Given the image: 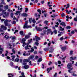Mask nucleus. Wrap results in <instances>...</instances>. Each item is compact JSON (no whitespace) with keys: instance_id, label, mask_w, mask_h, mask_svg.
Returning <instances> with one entry per match:
<instances>
[{"instance_id":"obj_52","label":"nucleus","mask_w":77,"mask_h":77,"mask_svg":"<svg viewBox=\"0 0 77 77\" xmlns=\"http://www.w3.org/2000/svg\"><path fill=\"white\" fill-rule=\"evenodd\" d=\"M72 75H73V76H77V75L74 73H73L72 74Z\"/></svg>"},{"instance_id":"obj_47","label":"nucleus","mask_w":77,"mask_h":77,"mask_svg":"<svg viewBox=\"0 0 77 77\" xmlns=\"http://www.w3.org/2000/svg\"><path fill=\"white\" fill-rule=\"evenodd\" d=\"M44 15H45V16H44L46 17V18H47V16L48 15H47V14H44Z\"/></svg>"},{"instance_id":"obj_36","label":"nucleus","mask_w":77,"mask_h":77,"mask_svg":"<svg viewBox=\"0 0 77 77\" xmlns=\"http://www.w3.org/2000/svg\"><path fill=\"white\" fill-rule=\"evenodd\" d=\"M6 53L5 54V56H8V51H6Z\"/></svg>"},{"instance_id":"obj_2","label":"nucleus","mask_w":77,"mask_h":77,"mask_svg":"<svg viewBox=\"0 0 77 77\" xmlns=\"http://www.w3.org/2000/svg\"><path fill=\"white\" fill-rule=\"evenodd\" d=\"M35 38H33V40L34 41H35V40L36 41V42H35V45H36L38 46V45H39V43L38 42L39 40H41V38L37 36H35Z\"/></svg>"},{"instance_id":"obj_25","label":"nucleus","mask_w":77,"mask_h":77,"mask_svg":"<svg viewBox=\"0 0 77 77\" xmlns=\"http://www.w3.org/2000/svg\"><path fill=\"white\" fill-rule=\"evenodd\" d=\"M27 14L26 13H23L22 14V16L23 17H27Z\"/></svg>"},{"instance_id":"obj_6","label":"nucleus","mask_w":77,"mask_h":77,"mask_svg":"<svg viewBox=\"0 0 77 77\" xmlns=\"http://www.w3.org/2000/svg\"><path fill=\"white\" fill-rule=\"evenodd\" d=\"M4 29V30H6L7 29V28L5 26L2 25L1 26V29H0V32H2V29Z\"/></svg>"},{"instance_id":"obj_42","label":"nucleus","mask_w":77,"mask_h":77,"mask_svg":"<svg viewBox=\"0 0 77 77\" xmlns=\"http://www.w3.org/2000/svg\"><path fill=\"white\" fill-rule=\"evenodd\" d=\"M29 55H30V54L29 53H27L26 54V55H25V56H29Z\"/></svg>"},{"instance_id":"obj_53","label":"nucleus","mask_w":77,"mask_h":77,"mask_svg":"<svg viewBox=\"0 0 77 77\" xmlns=\"http://www.w3.org/2000/svg\"><path fill=\"white\" fill-rule=\"evenodd\" d=\"M14 15V14L12 13L11 14V17L12 18H13V15Z\"/></svg>"},{"instance_id":"obj_7","label":"nucleus","mask_w":77,"mask_h":77,"mask_svg":"<svg viewBox=\"0 0 77 77\" xmlns=\"http://www.w3.org/2000/svg\"><path fill=\"white\" fill-rule=\"evenodd\" d=\"M26 38H23L22 40V42H21L23 44V47H24V46H25V45H24V44H26V43L25 42V41H26Z\"/></svg>"},{"instance_id":"obj_57","label":"nucleus","mask_w":77,"mask_h":77,"mask_svg":"<svg viewBox=\"0 0 77 77\" xmlns=\"http://www.w3.org/2000/svg\"><path fill=\"white\" fill-rule=\"evenodd\" d=\"M58 63L59 64V65L61 63V62H60V61H58Z\"/></svg>"},{"instance_id":"obj_16","label":"nucleus","mask_w":77,"mask_h":77,"mask_svg":"<svg viewBox=\"0 0 77 77\" xmlns=\"http://www.w3.org/2000/svg\"><path fill=\"white\" fill-rule=\"evenodd\" d=\"M15 14H16V15H19H19H20V11H17V12H16Z\"/></svg>"},{"instance_id":"obj_14","label":"nucleus","mask_w":77,"mask_h":77,"mask_svg":"<svg viewBox=\"0 0 77 77\" xmlns=\"http://www.w3.org/2000/svg\"><path fill=\"white\" fill-rule=\"evenodd\" d=\"M77 59L76 57H70V61H71L73 60H75Z\"/></svg>"},{"instance_id":"obj_5","label":"nucleus","mask_w":77,"mask_h":77,"mask_svg":"<svg viewBox=\"0 0 77 77\" xmlns=\"http://www.w3.org/2000/svg\"><path fill=\"white\" fill-rule=\"evenodd\" d=\"M35 29H36L37 31H42V30H44V29H48V27H45L43 29H41L39 28H37V26L35 27Z\"/></svg>"},{"instance_id":"obj_55","label":"nucleus","mask_w":77,"mask_h":77,"mask_svg":"<svg viewBox=\"0 0 77 77\" xmlns=\"http://www.w3.org/2000/svg\"><path fill=\"white\" fill-rule=\"evenodd\" d=\"M32 41V39H31L30 40H28V42H29V43H30L31 42V41Z\"/></svg>"},{"instance_id":"obj_46","label":"nucleus","mask_w":77,"mask_h":77,"mask_svg":"<svg viewBox=\"0 0 77 77\" xmlns=\"http://www.w3.org/2000/svg\"><path fill=\"white\" fill-rule=\"evenodd\" d=\"M63 37H61L60 38V41H62V40H63Z\"/></svg>"},{"instance_id":"obj_31","label":"nucleus","mask_w":77,"mask_h":77,"mask_svg":"<svg viewBox=\"0 0 77 77\" xmlns=\"http://www.w3.org/2000/svg\"><path fill=\"white\" fill-rule=\"evenodd\" d=\"M69 4H68L67 5V7L66 8V9H67L68 8H69Z\"/></svg>"},{"instance_id":"obj_63","label":"nucleus","mask_w":77,"mask_h":77,"mask_svg":"<svg viewBox=\"0 0 77 77\" xmlns=\"http://www.w3.org/2000/svg\"><path fill=\"white\" fill-rule=\"evenodd\" d=\"M18 54H21V52H20V51L18 52Z\"/></svg>"},{"instance_id":"obj_61","label":"nucleus","mask_w":77,"mask_h":77,"mask_svg":"<svg viewBox=\"0 0 77 77\" xmlns=\"http://www.w3.org/2000/svg\"><path fill=\"white\" fill-rule=\"evenodd\" d=\"M26 3H29V0H26Z\"/></svg>"},{"instance_id":"obj_3","label":"nucleus","mask_w":77,"mask_h":77,"mask_svg":"<svg viewBox=\"0 0 77 77\" xmlns=\"http://www.w3.org/2000/svg\"><path fill=\"white\" fill-rule=\"evenodd\" d=\"M3 6V5H0V12L2 11L3 14H4V15H6V12H5L6 11V10H3V8H2Z\"/></svg>"},{"instance_id":"obj_4","label":"nucleus","mask_w":77,"mask_h":77,"mask_svg":"<svg viewBox=\"0 0 77 77\" xmlns=\"http://www.w3.org/2000/svg\"><path fill=\"white\" fill-rule=\"evenodd\" d=\"M27 21H25V25L23 26V29H28V28H32V26H28L27 25Z\"/></svg>"},{"instance_id":"obj_58","label":"nucleus","mask_w":77,"mask_h":77,"mask_svg":"<svg viewBox=\"0 0 77 77\" xmlns=\"http://www.w3.org/2000/svg\"><path fill=\"white\" fill-rule=\"evenodd\" d=\"M9 46H10V48H12V47H12V45H11L10 44H9Z\"/></svg>"},{"instance_id":"obj_26","label":"nucleus","mask_w":77,"mask_h":77,"mask_svg":"<svg viewBox=\"0 0 77 77\" xmlns=\"http://www.w3.org/2000/svg\"><path fill=\"white\" fill-rule=\"evenodd\" d=\"M12 57V60L14 61V58L15 57V55H13L11 56Z\"/></svg>"},{"instance_id":"obj_64","label":"nucleus","mask_w":77,"mask_h":77,"mask_svg":"<svg viewBox=\"0 0 77 77\" xmlns=\"http://www.w3.org/2000/svg\"><path fill=\"white\" fill-rule=\"evenodd\" d=\"M51 63H52L51 62H49V63H48L49 65H51Z\"/></svg>"},{"instance_id":"obj_49","label":"nucleus","mask_w":77,"mask_h":77,"mask_svg":"<svg viewBox=\"0 0 77 77\" xmlns=\"http://www.w3.org/2000/svg\"><path fill=\"white\" fill-rule=\"evenodd\" d=\"M48 21H45L44 22V23H45V24H47V23H48Z\"/></svg>"},{"instance_id":"obj_44","label":"nucleus","mask_w":77,"mask_h":77,"mask_svg":"<svg viewBox=\"0 0 77 77\" xmlns=\"http://www.w3.org/2000/svg\"><path fill=\"white\" fill-rule=\"evenodd\" d=\"M16 39V37L14 36L12 38V40H14V39Z\"/></svg>"},{"instance_id":"obj_40","label":"nucleus","mask_w":77,"mask_h":77,"mask_svg":"<svg viewBox=\"0 0 77 77\" xmlns=\"http://www.w3.org/2000/svg\"><path fill=\"white\" fill-rule=\"evenodd\" d=\"M75 33V32L74 30L72 31L71 32V34H74Z\"/></svg>"},{"instance_id":"obj_51","label":"nucleus","mask_w":77,"mask_h":77,"mask_svg":"<svg viewBox=\"0 0 77 77\" xmlns=\"http://www.w3.org/2000/svg\"><path fill=\"white\" fill-rule=\"evenodd\" d=\"M18 30H16L15 31V32H14V34H15V33H17V32H18Z\"/></svg>"},{"instance_id":"obj_17","label":"nucleus","mask_w":77,"mask_h":77,"mask_svg":"<svg viewBox=\"0 0 77 77\" xmlns=\"http://www.w3.org/2000/svg\"><path fill=\"white\" fill-rule=\"evenodd\" d=\"M24 68L26 69H28V68H29V66L28 65H25L24 66Z\"/></svg>"},{"instance_id":"obj_45","label":"nucleus","mask_w":77,"mask_h":77,"mask_svg":"<svg viewBox=\"0 0 77 77\" xmlns=\"http://www.w3.org/2000/svg\"><path fill=\"white\" fill-rule=\"evenodd\" d=\"M56 17V16L54 15V16L53 15L51 16V17H52V18H55V17Z\"/></svg>"},{"instance_id":"obj_48","label":"nucleus","mask_w":77,"mask_h":77,"mask_svg":"<svg viewBox=\"0 0 77 77\" xmlns=\"http://www.w3.org/2000/svg\"><path fill=\"white\" fill-rule=\"evenodd\" d=\"M55 75H54V77H56V76H57V73H56V72H55Z\"/></svg>"},{"instance_id":"obj_15","label":"nucleus","mask_w":77,"mask_h":77,"mask_svg":"<svg viewBox=\"0 0 77 77\" xmlns=\"http://www.w3.org/2000/svg\"><path fill=\"white\" fill-rule=\"evenodd\" d=\"M7 35H5L4 37L6 39H9V35H8V34L7 33Z\"/></svg>"},{"instance_id":"obj_41","label":"nucleus","mask_w":77,"mask_h":77,"mask_svg":"<svg viewBox=\"0 0 77 77\" xmlns=\"http://www.w3.org/2000/svg\"><path fill=\"white\" fill-rule=\"evenodd\" d=\"M74 21L77 22V18L75 17L74 18Z\"/></svg>"},{"instance_id":"obj_37","label":"nucleus","mask_w":77,"mask_h":77,"mask_svg":"<svg viewBox=\"0 0 77 77\" xmlns=\"http://www.w3.org/2000/svg\"><path fill=\"white\" fill-rule=\"evenodd\" d=\"M73 53V51H70V55H72V54Z\"/></svg>"},{"instance_id":"obj_54","label":"nucleus","mask_w":77,"mask_h":77,"mask_svg":"<svg viewBox=\"0 0 77 77\" xmlns=\"http://www.w3.org/2000/svg\"><path fill=\"white\" fill-rule=\"evenodd\" d=\"M66 28L67 29H71V27L68 26L66 27Z\"/></svg>"},{"instance_id":"obj_56","label":"nucleus","mask_w":77,"mask_h":77,"mask_svg":"<svg viewBox=\"0 0 77 77\" xmlns=\"http://www.w3.org/2000/svg\"><path fill=\"white\" fill-rule=\"evenodd\" d=\"M16 23V22L15 21H13V22H12V24H14Z\"/></svg>"},{"instance_id":"obj_23","label":"nucleus","mask_w":77,"mask_h":77,"mask_svg":"<svg viewBox=\"0 0 77 77\" xmlns=\"http://www.w3.org/2000/svg\"><path fill=\"white\" fill-rule=\"evenodd\" d=\"M9 8V6L8 5H6L4 6V8L5 9H8Z\"/></svg>"},{"instance_id":"obj_30","label":"nucleus","mask_w":77,"mask_h":77,"mask_svg":"<svg viewBox=\"0 0 77 77\" xmlns=\"http://www.w3.org/2000/svg\"><path fill=\"white\" fill-rule=\"evenodd\" d=\"M42 60V58H40L38 59V62H41V61Z\"/></svg>"},{"instance_id":"obj_39","label":"nucleus","mask_w":77,"mask_h":77,"mask_svg":"<svg viewBox=\"0 0 77 77\" xmlns=\"http://www.w3.org/2000/svg\"><path fill=\"white\" fill-rule=\"evenodd\" d=\"M14 49H15V48H13L12 49V52H13V53L14 54H15V50H14Z\"/></svg>"},{"instance_id":"obj_1","label":"nucleus","mask_w":77,"mask_h":77,"mask_svg":"<svg viewBox=\"0 0 77 77\" xmlns=\"http://www.w3.org/2000/svg\"><path fill=\"white\" fill-rule=\"evenodd\" d=\"M34 58V55H31L29 57L28 59H25L23 60V65H25L27 64L26 62H29L30 61V59H33Z\"/></svg>"},{"instance_id":"obj_35","label":"nucleus","mask_w":77,"mask_h":77,"mask_svg":"<svg viewBox=\"0 0 77 77\" xmlns=\"http://www.w3.org/2000/svg\"><path fill=\"white\" fill-rule=\"evenodd\" d=\"M15 62H18V61H19V59L16 58V59H15Z\"/></svg>"},{"instance_id":"obj_10","label":"nucleus","mask_w":77,"mask_h":77,"mask_svg":"<svg viewBox=\"0 0 77 77\" xmlns=\"http://www.w3.org/2000/svg\"><path fill=\"white\" fill-rule=\"evenodd\" d=\"M29 43H28L26 44H24L25 45H26L25 47V50H28V49H29Z\"/></svg>"},{"instance_id":"obj_22","label":"nucleus","mask_w":77,"mask_h":77,"mask_svg":"<svg viewBox=\"0 0 77 77\" xmlns=\"http://www.w3.org/2000/svg\"><path fill=\"white\" fill-rule=\"evenodd\" d=\"M60 25H62L63 26H65L66 25H65V23L64 22H63L60 23Z\"/></svg>"},{"instance_id":"obj_28","label":"nucleus","mask_w":77,"mask_h":77,"mask_svg":"<svg viewBox=\"0 0 77 77\" xmlns=\"http://www.w3.org/2000/svg\"><path fill=\"white\" fill-rule=\"evenodd\" d=\"M23 33H24V32H23V31H21L20 32V35H23Z\"/></svg>"},{"instance_id":"obj_20","label":"nucleus","mask_w":77,"mask_h":77,"mask_svg":"<svg viewBox=\"0 0 77 77\" xmlns=\"http://www.w3.org/2000/svg\"><path fill=\"white\" fill-rule=\"evenodd\" d=\"M62 50L63 51H64L65 50H66V47H62L61 48Z\"/></svg>"},{"instance_id":"obj_33","label":"nucleus","mask_w":77,"mask_h":77,"mask_svg":"<svg viewBox=\"0 0 77 77\" xmlns=\"http://www.w3.org/2000/svg\"><path fill=\"white\" fill-rule=\"evenodd\" d=\"M54 32L55 33V34H57V31L55 29L54 30Z\"/></svg>"},{"instance_id":"obj_18","label":"nucleus","mask_w":77,"mask_h":77,"mask_svg":"<svg viewBox=\"0 0 77 77\" xmlns=\"http://www.w3.org/2000/svg\"><path fill=\"white\" fill-rule=\"evenodd\" d=\"M52 69V68L50 67L49 69V68L47 69V73H49V72H50V70Z\"/></svg>"},{"instance_id":"obj_60","label":"nucleus","mask_w":77,"mask_h":77,"mask_svg":"<svg viewBox=\"0 0 77 77\" xmlns=\"http://www.w3.org/2000/svg\"><path fill=\"white\" fill-rule=\"evenodd\" d=\"M62 33V32H61L60 34H58V36H60L61 35V34Z\"/></svg>"},{"instance_id":"obj_62","label":"nucleus","mask_w":77,"mask_h":77,"mask_svg":"<svg viewBox=\"0 0 77 77\" xmlns=\"http://www.w3.org/2000/svg\"><path fill=\"white\" fill-rule=\"evenodd\" d=\"M34 49H35V50L37 49V47L36 46H34Z\"/></svg>"},{"instance_id":"obj_24","label":"nucleus","mask_w":77,"mask_h":77,"mask_svg":"<svg viewBox=\"0 0 77 77\" xmlns=\"http://www.w3.org/2000/svg\"><path fill=\"white\" fill-rule=\"evenodd\" d=\"M66 13H67L68 14H69V12H71V11L70 10L69 11H68V10H66Z\"/></svg>"},{"instance_id":"obj_59","label":"nucleus","mask_w":77,"mask_h":77,"mask_svg":"<svg viewBox=\"0 0 77 77\" xmlns=\"http://www.w3.org/2000/svg\"><path fill=\"white\" fill-rule=\"evenodd\" d=\"M45 51H48V49L47 48H45L44 49Z\"/></svg>"},{"instance_id":"obj_8","label":"nucleus","mask_w":77,"mask_h":77,"mask_svg":"<svg viewBox=\"0 0 77 77\" xmlns=\"http://www.w3.org/2000/svg\"><path fill=\"white\" fill-rule=\"evenodd\" d=\"M72 66L71 63H69L67 65V67L69 68V69H70V70L72 69Z\"/></svg>"},{"instance_id":"obj_11","label":"nucleus","mask_w":77,"mask_h":77,"mask_svg":"<svg viewBox=\"0 0 77 77\" xmlns=\"http://www.w3.org/2000/svg\"><path fill=\"white\" fill-rule=\"evenodd\" d=\"M47 31L48 33H47V35H48V33H51V35H52L53 34V32H52L51 31V29H48L47 30Z\"/></svg>"},{"instance_id":"obj_43","label":"nucleus","mask_w":77,"mask_h":77,"mask_svg":"<svg viewBox=\"0 0 77 77\" xmlns=\"http://www.w3.org/2000/svg\"><path fill=\"white\" fill-rule=\"evenodd\" d=\"M28 9L27 8H25V12H27V11H28Z\"/></svg>"},{"instance_id":"obj_27","label":"nucleus","mask_w":77,"mask_h":77,"mask_svg":"<svg viewBox=\"0 0 77 77\" xmlns=\"http://www.w3.org/2000/svg\"><path fill=\"white\" fill-rule=\"evenodd\" d=\"M60 29L61 31H63V30H64V28H62V27L61 26L60 27Z\"/></svg>"},{"instance_id":"obj_21","label":"nucleus","mask_w":77,"mask_h":77,"mask_svg":"<svg viewBox=\"0 0 77 77\" xmlns=\"http://www.w3.org/2000/svg\"><path fill=\"white\" fill-rule=\"evenodd\" d=\"M8 77H13L14 76V75H12V74L11 73V74H8Z\"/></svg>"},{"instance_id":"obj_38","label":"nucleus","mask_w":77,"mask_h":77,"mask_svg":"<svg viewBox=\"0 0 77 77\" xmlns=\"http://www.w3.org/2000/svg\"><path fill=\"white\" fill-rule=\"evenodd\" d=\"M26 51H24L23 54V56H26Z\"/></svg>"},{"instance_id":"obj_12","label":"nucleus","mask_w":77,"mask_h":77,"mask_svg":"<svg viewBox=\"0 0 77 77\" xmlns=\"http://www.w3.org/2000/svg\"><path fill=\"white\" fill-rule=\"evenodd\" d=\"M2 45H0V54H2V52L4 50V49L3 48H1Z\"/></svg>"},{"instance_id":"obj_9","label":"nucleus","mask_w":77,"mask_h":77,"mask_svg":"<svg viewBox=\"0 0 77 77\" xmlns=\"http://www.w3.org/2000/svg\"><path fill=\"white\" fill-rule=\"evenodd\" d=\"M29 22L30 23H31L32 21L33 22V23H36V21H35V19H33L32 20V18H29Z\"/></svg>"},{"instance_id":"obj_29","label":"nucleus","mask_w":77,"mask_h":77,"mask_svg":"<svg viewBox=\"0 0 77 77\" xmlns=\"http://www.w3.org/2000/svg\"><path fill=\"white\" fill-rule=\"evenodd\" d=\"M33 51H34V49H33V48H32L30 52V53H33Z\"/></svg>"},{"instance_id":"obj_32","label":"nucleus","mask_w":77,"mask_h":77,"mask_svg":"<svg viewBox=\"0 0 77 77\" xmlns=\"http://www.w3.org/2000/svg\"><path fill=\"white\" fill-rule=\"evenodd\" d=\"M37 11L39 12L40 14H41V10L38 9L37 10Z\"/></svg>"},{"instance_id":"obj_50","label":"nucleus","mask_w":77,"mask_h":77,"mask_svg":"<svg viewBox=\"0 0 77 77\" xmlns=\"http://www.w3.org/2000/svg\"><path fill=\"white\" fill-rule=\"evenodd\" d=\"M29 65H32V61H30L29 62Z\"/></svg>"},{"instance_id":"obj_13","label":"nucleus","mask_w":77,"mask_h":77,"mask_svg":"<svg viewBox=\"0 0 77 77\" xmlns=\"http://www.w3.org/2000/svg\"><path fill=\"white\" fill-rule=\"evenodd\" d=\"M8 22H9V20H6L5 21H4V24L6 26H8Z\"/></svg>"},{"instance_id":"obj_19","label":"nucleus","mask_w":77,"mask_h":77,"mask_svg":"<svg viewBox=\"0 0 77 77\" xmlns=\"http://www.w3.org/2000/svg\"><path fill=\"white\" fill-rule=\"evenodd\" d=\"M25 39H29V38H30V35H26L25 36Z\"/></svg>"},{"instance_id":"obj_34","label":"nucleus","mask_w":77,"mask_h":77,"mask_svg":"<svg viewBox=\"0 0 77 77\" xmlns=\"http://www.w3.org/2000/svg\"><path fill=\"white\" fill-rule=\"evenodd\" d=\"M61 15L62 17H65V14L63 13H62V14H61Z\"/></svg>"}]
</instances>
